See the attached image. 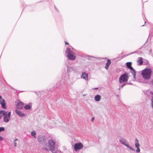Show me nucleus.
I'll use <instances>...</instances> for the list:
<instances>
[{
	"mask_svg": "<svg viewBox=\"0 0 153 153\" xmlns=\"http://www.w3.org/2000/svg\"><path fill=\"white\" fill-rule=\"evenodd\" d=\"M120 142L123 145L126 146V147L129 149L131 150L135 151V150L129 145L126 139L122 138L120 139Z\"/></svg>",
	"mask_w": 153,
	"mask_h": 153,
	"instance_id": "nucleus-5",
	"label": "nucleus"
},
{
	"mask_svg": "<svg viewBox=\"0 0 153 153\" xmlns=\"http://www.w3.org/2000/svg\"><path fill=\"white\" fill-rule=\"evenodd\" d=\"M65 55L69 59L74 60L75 59L76 56L69 48H67L65 52Z\"/></svg>",
	"mask_w": 153,
	"mask_h": 153,
	"instance_id": "nucleus-3",
	"label": "nucleus"
},
{
	"mask_svg": "<svg viewBox=\"0 0 153 153\" xmlns=\"http://www.w3.org/2000/svg\"><path fill=\"white\" fill-rule=\"evenodd\" d=\"M120 87L119 88V89H120Z\"/></svg>",
	"mask_w": 153,
	"mask_h": 153,
	"instance_id": "nucleus-39",
	"label": "nucleus"
},
{
	"mask_svg": "<svg viewBox=\"0 0 153 153\" xmlns=\"http://www.w3.org/2000/svg\"><path fill=\"white\" fill-rule=\"evenodd\" d=\"M16 113L19 116L23 117L25 116L26 114L21 112L20 111L16 109L15 110Z\"/></svg>",
	"mask_w": 153,
	"mask_h": 153,
	"instance_id": "nucleus-13",
	"label": "nucleus"
},
{
	"mask_svg": "<svg viewBox=\"0 0 153 153\" xmlns=\"http://www.w3.org/2000/svg\"><path fill=\"white\" fill-rule=\"evenodd\" d=\"M135 52H134L131 53H134Z\"/></svg>",
	"mask_w": 153,
	"mask_h": 153,
	"instance_id": "nucleus-36",
	"label": "nucleus"
},
{
	"mask_svg": "<svg viewBox=\"0 0 153 153\" xmlns=\"http://www.w3.org/2000/svg\"><path fill=\"white\" fill-rule=\"evenodd\" d=\"M81 77L85 80L87 81L88 80V74L85 72H82V75H81Z\"/></svg>",
	"mask_w": 153,
	"mask_h": 153,
	"instance_id": "nucleus-12",
	"label": "nucleus"
},
{
	"mask_svg": "<svg viewBox=\"0 0 153 153\" xmlns=\"http://www.w3.org/2000/svg\"><path fill=\"white\" fill-rule=\"evenodd\" d=\"M37 140L38 141L41 143L44 144V146L45 144L46 143L45 138L44 136H39L38 137Z\"/></svg>",
	"mask_w": 153,
	"mask_h": 153,
	"instance_id": "nucleus-8",
	"label": "nucleus"
},
{
	"mask_svg": "<svg viewBox=\"0 0 153 153\" xmlns=\"http://www.w3.org/2000/svg\"><path fill=\"white\" fill-rule=\"evenodd\" d=\"M132 63L131 62H127L126 63V66L128 68L131 70V71L130 72L133 75V78L135 79H136V72L135 70L131 66Z\"/></svg>",
	"mask_w": 153,
	"mask_h": 153,
	"instance_id": "nucleus-7",
	"label": "nucleus"
},
{
	"mask_svg": "<svg viewBox=\"0 0 153 153\" xmlns=\"http://www.w3.org/2000/svg\"><path fill=\"white\" fill-rule=\"evenodd\" d=\"M92 58H96L94 56H91Z\"/></svg>",
	"mask_w": 153,
	"mask_h": 153,
	"instance_id": "nucleus-35",
	"label": "nucleus"
},
{
	"mask_svg": "<svg viewBox=\"0 0 153 153\" xmlns=\"http://www.w3.org/2000/svg\"><path fill=\"white\" fill-rule=\"evenodd\" d=\"M137 149L136 150V152L137 153H139L140 151V149L139 148H137Z\"/></svg>",
	"mask_w": 153,
	"mask_h": 153,
	"instance_id": "nucleus-26",
	"label": "nucleus"
},
{
	"mask_svg": "<svg viewBox=\"0 0 153 153\" xmlns=\"http://www.w3.org/2000/svg\"><path fill=\"white\" fill-rule=\"evenodd\" d=\"M94 117H92L91 119V121L92 122H93L94 120Z\"/></svg>",
	"mask_w": 153,
	"mask_h": 153,
	"instance_id": "nucleus-27",
	"label": "nucleus"
},
{
	"mask_svg": "<svg viewBox=\"0 0 153 153\" xmlns=\"http://www.w3.org/2000/svg\"><path fill=\"white\" fill-rule=\"evenodd\" d=\"M55 10H57V9L55 7Z\"/></svg>",
	"mask_w": 153,
	"mask_h": 153,
	"instance_id": "nucleus-34",
	"label": "nucleus"
},
{
	"mask_svg": "<svg viewBox=\"0 0 153 153\" xmlns=\"http://www.w3.org/2000/svg\"><path fill=\"white\" fill-rule=\"evenodd\" d=\"M55 142L53 140H49L48 143H46L45 144L44 147L42 149L48 152L49 150L46 147L47 146L49 148L50 151L53 153H55L56 152L55 151Z\"/></svg>",
	"mask_w": 153,
	"mask_h": 153,
	"instance_id": "nucleus-1",
	"label": "nucleus"
},
{
	"mask_svg": "<svg viewBox=\"0 0 153 153\" xmlns=\"http://www.w3.org/2000/svg\"><path fill=\"white\" fill-rule=\"evenodd\" d=\"M18 140L16 138L14 140L13 142H14V146L15 147H16V146H17V143L16 142V141H17Z\"/></svg>",
	"mask_w": 153,
	"mask_h": 153,
	"instance_id": "nucleus-23",
	"label": "nucleus"
},
{
	"mask_svg": "<svg viewBox=\"0 0 153 153\" xmlns=\"http://www.w3.org/2000/svg\"><path fill=\"white\" fill-rule=\"evenodd\" d=\"M32 104L31 103L28 104L27 105L24 106V108L25 109H30L32 107Z\"/></svg>",
	"mask_w": 153,
	"mask_h": 153,
	"instance_id": "nucleus-16",
	"label": "nucleus"
},
{
	"mask_svg": "<svg viewBox=\"0 0 153 153\" xmlns=\"http://www.w3.org/2000/svg\"><path fill=\"white\" fill-rule=\"evenodd\" d=\"M67 69L68 72H70L73 70L72 68L69 66H67Z\"/></svg>",
	"mask_w": 153,
	"mask_h": 153,
	"instance_id": "nucleus-21",
	"label": "nucleus"
},
{
	"mask_svg": "<svg viewBox=\"0 0 153 153\" xmlns=\"http://www.w3.org/2000/svg\"><path fill=\"white\" fill-rule=\"evenodd\" d=\"M129 77L127 74L124 73L119 78V82L121 84L123 82H127Z\"/></svg>",
	"mask_w": 153,
	"mask_h": 153,
	"instance_id": "nucleus-6",
	"label": "nucleus"
},
{
	"mask_svg": "<svg viewBox=\"0 0 153 153\" xmlns=\"http://www.w3.org/2000/svg\"><path fill=\"white\" fill-rule=\"evenodd\" d=\"M101 99V96L100 95H96L94 97L95 100L97 102H99L100 101Z\"/></svg>",
	"mask_w": 153,
	"mask_h": 153,
	"instance_id": "nucleus-18",
	"label": "nucleus"
},
{
	"mask_svg": "<svg viewBox=\"0 0 153 153\" xmlns=\"http://www.w3.org/2000/svg\"><path fill=\"white\" fill-rule=\"evenodd\" d=\"M151 82L152 84V85L153 86V79L152 80Z\"/></svg>",
	"mask_w": 153,
	"mask_h": 153,
	"instance_id": "nucleus-28",
	"label": "nucleus"
},
{
	"mask_svg": "<svg viewBox=\"0 0 153 153\" xmlns=\"http://www.w3.org/2000/svg\"><path fill=\"white\" fill-rule=\"evenodd\" d=\"M31 135L34 138H36V134L35 131H33L31 132Z\"/></svg>",
	"mask_w": 153,
	"mask_h": 153,
	"instance_id": "nucleus-20",
	"label": "nucleus"
},
{
	"mask_svg": "<svg viewBox=\"0 0 153 153\" xmlns=\"http://www.w3.org/2000/svg\"><path fill=\"white\" fill-rule=\"evenodd\" d=\"M152 70L150 68H146L142 72V75L145 79L148 80L150 78Z\"/></svg>",
	"mask_w": 153,
	"mask_h": 153,
	"instance_id": "nucleus-2",
	"label": "nucleus"
},
{
	"mask_svg": "<svg viewBox=\"0 0 153 153\" xmlns=\"http://www.w3.org/2000/svg\"><path fill=\"white\" fill-rule=\"evenodd\" d=\"M129 84L128 83V82H126V83H123L120 86V87L121 88L123 87V86H124L125 85L127 84Z\"/></svg>",
	"mask_w": 153,
	"mask_h": 153,
	"instance_id": "nucleus-22",
	"label": "nucleus"
},
{
	"mask_svg": "<svg viewBox=\"0 0 153 153\" xmlns=\"http://www.w3.org/2000/svg\"><path fill=\"white\" fill-rule=\"evenodd\" d=\"M135 146L136 148H139L140 145L139 143V141L137 138L135 140Z\"/></svg>",
	"mask_w": 153,
	"mask_h": 153,
	"instance_id": "nucleus-19",
	"label": "nucleus"
},
{
	"mask_svg": "<svg viewBox=\"0 0 153 153\" xmlns=\"http://www.w3.org/2000/svg\"><path fill=\"white\" fill-rule=\"evenodd\" d=\"M144 25H142V26H144Z\"/></svg>",
	"mask_w": 153,
	"mask_h": 153,
	"instance_id": "nucleus-37",
	"label": "nucleus"
},
{
	"mask_svg": "<svg viewBox=\"0 0 153 153\" xmlns=\"http://www.w3.org/2000/svg\"><path fill=\"white\" fill-rule=\"evenodd\" d=\"M98 89V88H94L93 89Z\"/></svg>",
	"mask_w": 153,
	"mask_h": 153,
	"instance_id": "nucleus-30",
	"label": "nucleus"
},
{
	"mask_svg": "<svg viewBox=\"0 0 153 153\" xmlns=\"http://www.w3.org/2000/svg\"><path fill=\"white\" fill-rule=\"evenodd\" d=\"M3 138L2 137H1V136H0V140H2L3 139Z\"/></svg>",
	"mask_w": 153,
	"mask_h": 153,
	"instance_id": "nucleus-29",
	"label": "nucleus"
},
{
	"mask_svg": "<svg viewBox=\"0 0 153 153\" xmlns=\"http://www.w3.org/2000/svg\"><path fill=\"white\" fill-rule=\"evenodd\" d=\"M150 93L151 94H152V97L151 100L152 102V103H153V92L150 91Z\"/></svg>",
	"mask_w": 153,
	"mask_h": 153,
	"instance_id": "nucleus-24",
	"label": "nucleus"
},
{
	"mask_svg": "<svg viewBox=\"0 0 153 153\" xmlns=\"http://www.w3.org/2000/svg\"><path fill=\"white\" fill-rule=\"evenodd\" d=\"M146 23V22L145 21V22H144L145 24V23Z\"/></svg>",
	"mask_w": 153,
	"mask_h": 153,
	"instance_id": "nucleus-38",
	"label": "nucleus"
},
{
	"mask_svg": "<svg viewBox=\"0 0 153 153\" xmlns=\"http://www.w3.org/2000/svg\"><path fill=\"white\" fill-rule=\"evenodd\" d=\"M11 112L9 111L7 113V112L4 110L3 115L4 117L3 121L4 122L7 123H8L10 120V115Z\"/></svg>",
	"mask_w": 153,
	"mask_h": 153,
	"instance_id": "nucleus-4",
	"label": "nucleus"
},
{
	"mask_svg": "<svg viewBox=\"0 0 153 153\" xmlns=\"http://www.w3.org/2000/svg\"><path fill=\"white\" fill-rule=\"evenodd\" d=\"M111 63V60L109 59H108L107 60V63L106 64L105 66V68L106 69H108V67L110 65Z\"/></svg>",
	"mask_w": 153,
	"mask_h": 153,
	"instance_id": "nucleus-17",
	"label": "nucleus"
},
{
	"mask_svg": "<svg viewBox=\"0 0 153 153\" xmlns=\"http://www.w3.org/2000/svg\"><path fill=\"white\" fill-rule=\"evenodd\" d=\"M0 104L1 105V107L3 108L6 109V101L4 99L1 98V97L0 96Z\"/></svg>",
	"mask_w": 153,
	"mask_h": 153,
	"instance_id": "nucleus-11",
	"label": "nucleus"
},
{
	"mask_svg": "<svg viewBox=\"0 0 153 153\" xmlns=\"http://www.w3.org/2000/svg\"><path fill=\"white\" fill-rule=\"evenodd\" d=\"M137 62L139 65H142L143 63V58L141 57H139L137 61Z\"/></svg>",
	"mask_w": 153,
	"mask_h": 153,
	"instance_id": "nucleus-15",
	"label": "nucleus"
},
{
	"mask_svg": "<svg viewBox=\"0 0 153 153\" xmlns=\"http://www.w3.org/2000/svg\"><path fill=\"white\" fill-rule=\"evenodd\" d=\"M83 147L82 144L80 142L76 143L74 146L75 150L76 151H78V150L82 149Z\"/></svg>",
	"mask_w": 153,
	"mask_h": 153,
	"instance_id": "nucleus-9",
	"label": "nucleus"
},
{
	"mask_svg": "<svg viewBox=\"0 0 153 153\" xmlns=\"http://www.w3.org/2000/svg\"><path fill=\"white\" fill-rule=\"evenodd\" d=\"M65 85V83L64 80L63 79H62L59 82H58V83L56 84V88H59L60 86H63Z\"/></svg>",
	"mask_w": 153,
	"mask_h": 153,
	"instance_id": "nucleus-14",
	"label": "nucleus"
},
{
	"mask_svg": "<svg viewBox=\"0 0 153 153\" xmlns=\"http://www.w3.org/2000/svg\"><path fill=\"white\" fill-rule=\"evenodd\" d=\"M68 44V43L67 42H65V45H67V44Z\"/></svg>",
	"mask_w": 153,
	"mask_h": 153,
	"instance_id": "nucleus-31",
	"label": "nucleus"
},
{
	"mask_svg": "<svg viewBox=\"0 0 153 153\" xmlns=\"http://www.w3.org/2000/svg\"><path fill=\"white\" fill-rule=\"evenodd\" d=\"M152 52V49H150V50L149 51L150 53L151 52Z\"/></svg>",
	"mask_w": 153,
	"mask_h": 153,
	"instance_id": "nucleus-33",
	"label": "nucleus"
},
{
	"mask_svg": "<svg viewBox=\"0 0 153 153\" xmlns=\"http://www.w3.org/2000/svg\"><path fill=\"white\" fill-rule=\"evenodd\" d=\"M4 128L3 127H0V132L1 131H4Z\"/></svg>",
	"mask_w": 153,
	"mask_h": 153,
	"instance_id": "nucleus-25",
	"label": "nucleus"
},
{
	"mask_svg": "<svg viewBox=\"0 0 153 153\" xmlns=\"http://www.w3.org/2000/svg\"><path fill=\"white\" fill-rule=\"evenodd\" d=\"M16 102L17 103L16 107L17 109H21L23 108L24 103L22 102L17 100Z\"/></svg>",
	"mask_w": 153,
	"mask_h": 153,
	"instance_id": "nucleus-10",
	"label": "nucleus"
},
{
	"mask_svg": "<svg viewBox=\"0 0 153 153\" xmlns=\"http://www.w3.org/2000/svg\"><path fill=\"white\" fill-rule=\"evenodd\" d=\"M152 108H153V103H152Z\"/></svg>",
	"mask_w": 153,
	"mask_h": 153,
	"instance_id": "nucleus-32",
	"label": "nucleus"
}]
</instances>
